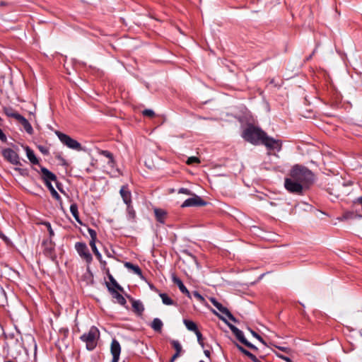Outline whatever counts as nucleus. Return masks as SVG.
I'll list each match as a JSON object with an SVG mask.
<instances>
[{"mask_svg": "<svg viewBox=\"0 0 362 362\" xmlns=\"http://www.w3.org/2000/svg\"><path fill=\"white\" fill-rule=\"evenodd\" d=\"M260 144L264 145L268 150L279 151L282 147V144L280 140L268 136L266 133Z\"/></svg>", "mask_w": 362, "mask_h": 362, "instance_id": "5", "label": "nucleus"}, {"mask_svg": "<svg viewBox=\"0 0 362 362\" xmlns=\"http://www.w3.org/2000/svg\"><path fill=\"white\" fill-rule=\"evenodd\" d=\"M229 327L230 329V330L232 331V332L235 335V337H237V339L241 342L243 343V344H245L246 346L250 348V349H255L256 350L257 349V347L255 346H254L252 344H251L250 342H249L245 337L244 334H243V332L240 330L238 328H237L236 327L233 326V325H229Z\"/></svg>", "mask_w": 362, "mask_h": 362, "instance_id": "9", "label": "nucleus"}, {"mask_svg": "<svg viewBox=\"0 0 362 362\" xmlns=\"http://www.w3.org/2000/svg\"><path fill=\"white\" fill-rule=\"evenodd\" d=\"M107 165L111 168V171L108 172L109 174H110L112 177L117 176V174H120L119 170L116 168V162L114 159V156H112L111 158H109Z\"/></svg>", "mask_w": 362, "mask_h": 362, "instance_id": "21", "label": "nucleus"}, {"mask_svg": "<svg viewBox=\"0 0 362 362\" xmlns=\"http://www.w3.org/2000/svg\"><path fill=\"white\" fill-rule=\"evenodd\" d=\"M44 250L43 252L44 254L49 258H50L52 260H55L56 255L54 253V247L53 243L51 241H45L43 243Z\"/></svg>", "mask_w": 362, "mask_h": 362, "instance_id": "13", "label": "nucleus"}, {"mask_svg": "<svg viewBox=\"0 0 362 362\" xmlns=\"http://www.w3.org/2000/svg\"><path fill=\"white\" fill-rule=\"evenodd\" d=\"M110 351L112 355V362H118L121 352V346L116 339L112 341Z\"/></svg>", "mask_w": 362, "mask_h": 362, "instance_id": "12", "label": "nucleus"}, {"mask_svg": "<svg viewBox=\"0 0 362 362\" xmlns=\"http://www.w3.org/2000/svg\"><path fill=\"white\" fill-rule=\"evenodd\" d=\"M75 249L77 251L79 256L86 260L88 264H90L93 257L91 254L89 252V250L86 243L81 242H77L75 244Z\"/></svg>", "mask_w": 362, "mask_h": 362, "instance_id": "6", "label": "nucleus"}, {"mask_svg": "<svg viewBox=\"0 0 362 362\" xmlns=\"http://www.w3.org/2000/svg\"><path fill=\"white\" fill-rule=\"evenodd\" d=\"M45 184L47 187V188L49 189V191L51 190V189H54V187L52 186L51 182H45Z\"/></svg>", "mask_w": 362, "mask_h": 362, "instance_id": "51", "label": "nucleus"}, {"mask_svg": "<svg viewBox=\"0 0 362 362\" xmlns=\"http://www.w3.org/2000/svg\"><path fill=\"white\" fill-rule=\"evenodd\" d=\"M132 307L139 313H141L144 310L142 303L139 301H134L132 303Z\"/></svg>", "mask_w": 362, "mask_h": 362, "instance_id": "31", "label": "nucleus"}, {"mask_svg": "<svg viewBox=\"0 0 362 362\" xmlns=\"http://www.w3.org/2000/svg\"><path fill=\"white\" fill-rule=\"evenodd\" d=\"M276 356H277L279 358H281L282 360H284V361H286V362H292L290 358H288V357H287V356H284V355H282V354H276Z\"/></svg>", "mask_w": 362, "mask_h": 362, "instance_id": "43", "label": "nucleus"}, {"mask_svg": "<svg viewBox=\"0 0 362 362\" xmlns=\"http://www.w3.org/2000/svg\"><path fill=\"white\" fill-rule=\"evenodd\" d=\"M277 348L284 351V352H286L287 354H289L291 352V349L288 348V347H284V346H277Z\"/></svg>", "mask_w": 362, "mask_h": 362, "instance_id": "46", "label": "nucleus"}, {"mask_svg": "<svg viewBox=\"0 0 362 362\" xmlns=\"http://www.w3.org/2000/svg\"><path fill=\"white\" fill-rule=\"evenodd\" d=\"M186 163L187 165H192L193 163H199L200 160L197 157L192 156V157L188 158Z\"/></svg>", "mask_w": 362, "mask_h": 362, "instance_id": "35", "label": "nucleus"}, {"mask_svg": "<svg viewBox=\"0 0 362 362\" xmlns=\"http://www.w3.org/2000/svg\"><path fill=\"white\" fill-rule=\"evenodd\" d=\"M18 121L21 124V125L23 127L25 132L29 134H32L33 133V129L30 124V122L22 115L18 118Z\"/></svg>", "mask_w": 362, "mask_h": 362, "instance_id": "19", "label": "nucleus"}, {"mask_svg": "<svg viewBox=\"0 0 362 362\" xmlns=\"http://www.w3.org/2000/svg\"><path fill=\"white\" fill-rule=\"evenodd\" d=\"M98 153L100 155H103L105 157L107 158L108 159L111 158L113 156L112 153H110V151H106V150H99Z\"/></svg>", "mask_w": 362, "mask_h": 362, "instance_id": "36", "label": "nucleus"}, {"mask_svg": "<svg viewBox=\"0 0 362 362\" xmlns=\"http://www.w3.org/2000/svg\"><path fill=\"white\" fill-rule=\"evenodd\" d=\"M154 214L157 221L160 223H164L167 217V212L162 209H154Z\"/></svg>", "mask_w": 362, "mask_h": 362, "instance_id": "18", "label": "nucleus"}, {"mask_svg": "<svg viewBox=\"0 0 362 362\" xmlns=\"http://www.w3.org/2000/svg\"><path fill=\"white\" fill-rule=\"evenodd\" d=\"M250 332H251V334L255 337H256L257 339H259L260 341H262V338L258 334H257L255 332L252 331V329H250Z\"/></svg>", "mask_w": 362, "mask_h": 362, "instance_id": "47", "label": "nucleus"}, {"mask_svg": "<svg viewBox=\"0 0 362 362\" xmlns=\"http://www.w3.org/2000/svg\"><path fill=\"white\" fill-rule=\"evenodd\" d=\"M235 345L238 349V350L243 354L245 349H244L242 346L239 345L237 343H235Z\"/></svg>", "mask_w": 362, "mask_h": 362, "instance_id": "50", "label": "nucleus"}, {"mask_svg": "<svg viewBox=\"0 0 362 362\" xmlns=\"http://www.w3.org/2000/svg\"><path fill=\"white\" fill-rule=\"evenodd\" d=\"M178 193L179 194H187V195H192V192L187 189V188H180L179 190H178Z\"/></svg>", "mask_w": 362, "mask_h": 362, "instance_id": "42", "label": "nucleus"}, {"mask_svg": "<svg viewBox=\"0 0 362 362\" xmlns=\"http://www.w3.org/2000/svg\"><path fill=\"white\" fill-rule=\"evenodd\" d=\"M56 135L57 136L59 141L68 148L77 151L83 150L81 144L76 140L70 137L69 135L59 131L56 132Z\"/></svg>", "mask_w": 362, "mask_h": 362, "instance_id": "4", "label": "nucleus"}, {"mask_svg": "<svg viewBox=\"0 0 362 362\" xmlns=\"http://www.w3.org/2000/svg\"><path fill=\"white\" fill-rule=\"evenodd\" d=\"M0 139L2 141H5L6 140V135L4 134V132H2V130L0 129Z\"/></svg>", "mask_w": 362, "mask_h": 362, "instance_id": "48", "label": "nucleus"}, {"mask_svg": "<svg viewBox=\"0 0 362 362\" xmlns=\"http://www.w3.org/2000/svg\"><path fill=\"white\" fill-rule=\"evenodd\" d=\"M331 191L329 192V194L331 195H334L335 198H339L341 196V191H340V185L339 184L335 187H332L329 189Z\"/></svg>", "mask_w": 362, "mask_h": 362, "instance_id": "30", "label": "nucleus"}, {"mask_svg": "<svg viewBox=\"0 0 362 362\" xmlns=\"http://www.w3.org/2000/svg\"><path fill=\"white\" fill-rule=\"evenodd\" d=\"M193 296L201 303H203L204 301V297L198 292V291H194Z\"/></svg>", "mask_w": 362, "mask_h": 362, "instance_id": "41", "label": "nucleus"}, {"mask_svg": "<svg viewBox=\"0 0 362 362\" xmlns=\"http://www.w3.org/2000/svg\"><path fill=\"white\" fill-rule=\"evenodd\" d=\"M119 194L122 197L124 202L127 205L132 204V194L127 186H122L119 190Z\"/></svg>", "mask_w": 362, "mask_h": 362, "instance_id": "16", "label": "nucleus"}, {"mask_svg": "<svg viewBox=\"0 0 362 362\" xmlns=\"http://www.w3.org/2000/svg\"><path fill=\"white\" fill-rule=\"evenodd\" d=\"M142 114H143V115L146 116V117H153L155 115L154 112L152 110H150V109L144 110L142 112Z\"/></svg>", "mask_w": 362, "mask_h": 362, "instance_id": "37", "label": "nucleus"}, {"mask_svg": "<svg viewBox=\"0 0 362 362\" xmlns=\"http://www.w3.org/2000/svg\"><path fill=\"white\" fill-rule=\"evenodd\" d=\"M199 344L204 347L203 337L202 333L198 330L195 332Z\"/></svg>", "mask_w": 362, "mask_h": 362, "instance_id": "38", "label": "nucleus"}, {"mask_svg": "<svg viewBox=\"0 0 362 362\" xmlns=\"http://www.w3.org/2000/svg\"><path fill=\"white\" fill-rule=\"evenodd\" d=\"M3 112L8 117L15 118L16 120H18V118L21 116V115L18 113L15 110H13L11 107H4Z\"/></svg>", "mask_w": 362, "mask_h": 362, "instance_id": "20", "label": "nucleus"}, {"mask_svg": "<svg viewBox=\"0 0 362 362\" xmlns=\"http://www.w3.org/2000/svg\"><path fill=\"white\" fill-rule=\"evenodd\" d=\"M206 202L200 197L192 194V197L186 199L181 205L182 208L189 206H205Z\"/></svg>", "mask_w": 362, "mask_h": 362, "instance_id": "10", "label": "nucleus"}, {"mask_svg": "<svg viewBox=\"0 0 362 362\" xmlns=\"http://www.w3.org/2000/svg\"><path fill=\"white\" fill-rule=\"evenodd\" d=\"M124 267L128 269L132 270L134 274L141 276L142 272L139 266L133 264L131 262H127L124 263Z\"/></svg>", "mask_w": 362, "mask_h": 362, "instance_id": "23", "label": "nucleus"}, {"mask_svg": "<svg viewBox=\"0 0 362 362\" xmlns=\"http://www.w3.org/2000/svg\"><path fill=\"white\" fill-rule=\"evenodd\" d=\"M88 232L90 236V240L89 243H95L97 240V233L95 230L89 228L88 229Z\"/></svg>", "mask_w": 362, "mask_h": 362, "instance_id": "33", "label": "nucleus"}, {"mask_svg": "<svg viewBox=\"0 0 362 362\" xmlns=\"http://www.w3.org/2000/svg\"><path fill=\"white\" fill-rule=\"evenodd\" d=\"M173 281L175 284H176L179 289L180 290V291L187 295V297H189V298H191V295H190V293L189 291L187 290V288L185 287V286L184 285V284L182 283V281H181L180 279H179L178 277H177L176 276H173Z\"/></svg>", "mask_w": 362, "mask_h": 362, "instance_id": "17", "label": "nucleus"}, {"mask_svg": "<svg viewBox=\"0 0 362 362\" xmlns=\"http://www.w3.org/2000/svg\"><path fill=\"white\" fill-rule=\"evenodd\" d=\"M284 187L289 192L298 194H302L304 188L302 184L292 180L291 177L285 179Z\"/></svg>", "mask_w": 362, "mask_h": 362, "instance_id": "7", "label": "nucleus"}, {"mask_svg": "<svg viewBox=\"0 0 362 362\" xmlns=\"http://www.w3.org/2000/svg\"><path fill=\"white\" fill-rule=\"evenodd\" d=\"M127 216L129 220L134 221L136 217V213L135 211L133 209V206L132 204H127Z\"/></svg>", "mask_w": 362, "mask_h": 362, "instance_id": "29", "label": "nucleus"}, {"mask_svg": "<svg viewBox=\"0 0 362 362\" xmlns=\"http://www.w3.org/2000/svg\"><path fill=\"white\" fill-rule=\"evenodd\" d=\"M180 353L176 352L172 357L171 362H173L176 358H177L180 356Z\"/></svg>", "mask_w": 362, "mask_h": 362, "instance_id": "53", "label": "nucleus"}, {"mask_svg": "<svg viewBox=\"0 0 362 362\" xmlns=\"http://www.w3.org/2000/svg\"><path fill=\"white\" fill-rule=\"evenodd\" d=\"M25 150L26 152L27 157L30 161V163H32L33 164H37L38 160L36 158L34 151L32 149H30L28 146H26L25 148Z\"/></svg>", "mask_w": 362, "mask_h": 362, "instance_id": "22", "label": "nucleus"}, {"mask_svg": "<svg viewBox=\"0 0 362 362\" xmlns=\"http://www.w3.org/2000/svg\"><path fill=\"white\" fill-rule=\"evenodd\" d=\"M1 120V118L0 117V121Z\"/></svg>", "mask_w": 362, "mask_h": 362, "instance_id": "58", "label": "nucleus"}, {"mask_svg": "<svg viewBox=\"0 0 362 362\" xmlns=\"http://www.w3.org/2000/svg\"><path fill=\"white\" fill-rule=\"evenodd\" d=\"M107 286L108 288L109 291L112 294V298L116 299L117 302L119 304L124 305L127 301L125 298L123 297V296L118 292V289L112 288V286H110L108 283H107Z\"/></svg>", "mask_w": 362, "mask_h": 362, "instance_id": "14", "label": "nucleus"}, {"mask_svg": "<svg viewBox=\"0 0 362 362\" xmlns=\"http://www.w3.org/2000/svg\"><path fill=\"white\" fill-rule=\"evenodd\" d=\"M292 180H295L305 187L313 181V174L308 168L299 165L294 166L290 173Z\"/></svg>", "mask_w": 362, "mask_h": 362, "instance_id": "1", "label": "nucleus"}, {"mask_svg": "<svg viewBox=\"0 0 362 362\" xmlns=\"http://www.w3.org/2000/svg\"><path fill=\"white\" fill-rule=\"evenodd\" d=\"M210 302L215 306L222 314L225 315L229 320L231 321L236 322L237 320L235 317L230 313V312L225 307L222 305L221 303L218 302V300L214 298H210Z\"/></svg>", "mask_w": 362, "mask_h": 362, "instance_id": "11", "label": "nucleus"}, {"mask_svg": "<svg viewBox=\"0 0 362 362\" xmlns=\"http://www.w3.org/2000/svg\"><path fill=\"white\" fill-rule=\"evenodd\" d=\"M101 264V267L103 268V270L105 271V272L107 273V267H106V262L105 260L103 259V258L101 257L100 260H98Z\"/></svg>", "mask_w": 362, "mask_h": 362, "instance_id": "44", "label": "nucleus"}, {"mask_svg": "<svg viewBox=\"0 0 362 362\" xmlns=\"http://www.w3.org/2000/svg\"><path fill=\"white\" fill-rule=\"evenodd\" d=\"M105 253L108 257H113L112 253H114V251L112 250V252H110L107 249L105 250Z\"/></svg>", "mask_w": 362, "mask_h": 362, "instance_id": "49", "label": "nucleus"}, {"mask_svg": "<svg viewBox=\"0 0 362 362\" xmlns=\"http://www.w3.org/2000/svg\"><path fill=\"white\" fill-rule=\"evenodd\" d=\"M2 155L7 161L10 162L13 165H21L19 156L13 149L9 148L4 149L2 151Z\"/></svg>", "mask_w": 362, "mask_h": 362, "instance_id": "8", "label": "nucleus"}, {"mask_svg": "<svg viewBox=\"0 0 362 362\" xmlns=\"http://www.w3.org/2000/svg\"><path fill=\"white\" fill-rule=\"evenodd\" d=\"M52 197L57 199V201H61V197L58 194V192L55 190V189H51L49 191Z\"/></svg>", "mask_w": 362, "mask_h": 362, "instance_id": "39", "label": "nucleus"}, {"mask_svg": "<svg viewBox=\"0 0 362 362\" xmlns=\"http://www.w3.org/2000/svg\"><path fill=\"white\" fill-rule=\"evenodd\" d=\"M172 345L174 347V349H175L176 352L181 353L182 346L178 341L173 340L172 341Z\"/></svg>", "mask_w": 362, "mask_h": 362, "instance_id": "34", "label": "nucleus"}, {"mask_svg": "<svg viewBox=\"0 0 362 362\" xmlns=\"http://www.w3.org/2000/svg\"><path fill=\"white\" fill-rule=\"evenodd\" d=\"M265 133L266 132L257 127L249 125L243 132L242 136L245 141L252 144L257 145L260 144Z\"/></svg>", "mask_w": 362, "mask_h": 362, "instance_id": "2", "label": "nucleus"}, {"mask_svg": "<svg viewBox=\"0 0 362 362\" xmlns=\"http://www.w3.org/2000/svg\"><path fill=\"white\" fill-rule=\"evenodd\" d=\"M159 296L161 298L163 304L167 305L174 304V301L166 293H160Z\"/></svg>", "mask_w": 362, "mask_h": 362, "instance_id": "28", "label": "nucleus"}, {"mask_svg": "<svg viewBox=\"0 0 362 362\" xmlns=\"http://www.w3.org/2000/svg\"><path fill=\"white\" fill-rule=\"evenodd\" d=\"M250 354V352L249 351L245 349L243 354H245V356H247Z\"/></svg>", "mask_w": 362, "mask_h": 362, "instance_id": "56", "label": "nucleus"}, {"mask_svg": "<svg viewBox=\"0 0 362 362\" xmlns=\"http://www.w3.org/2000/svg\"><path fill=\"white\" fill-rule=\"evenodd\" d=\"M253 362H260V361L253 354L250 352V354L247 356Z\"/></svg>", "mask_w": 362, "mask_h": 362, "instance_id": "45", "label": "nucleus"}, {"mask_svg": "<svg viewBox=\"0 0 362 362\" xmlns=\"http://www.w3.org/2000/svg\"><path fill=\"white\" fill-rule=\"evenodd\" d=\"M180 353L176 352L172 357L171 362H173L176 358H177L180 356Z\"/></svg>", "mask_w": 362, "mask_h": 362, "instance_id": "54", "label": "nucleus"}, {"mask_svg": "<svg viewBox=\"0 0 362 362\" xmlns=\"http://www.w3.org/2000/svg\"><path fill=\"white\" fill-rule=\"evenodd\" d=\"M40 170L42 173V179L43 180L44 182L57 181L56 175L46 168L42 167Z\"/></svg>", "mask_w": 362, "mask_h": 362, "instance_id": "15", "label": "nucleus"}, {"mask_svg": "<svg viewBox=\"0 0 362 362\" xmlns=\"http://www.w3.org/2000/svg\"><path fill=\"white\" fill-rule=\"evenodd\" d=\"M183 322L188 330L192 331L194 333L198 331L197 326L193 321L184 320Z\"/></svg>", "mask_w": 362, "mask_h": 362, "instance_id": "26", "label": "nucleus"}, {"mask_svg": "<svg viewBox=\"0 0 362 362\" xmlns=\"http://www.w3.org/2000/svg\"><path fill=\"white\" fill-rule=\"evenodd\" d=\"M204 353L206 356L209 357L210 351L209 350H204Z\"/></svg>", "mask_w": 362, "mask_h": 362, "instance_id": "55", "label": "nucleus"}, {"mask_svg": "<svg viewBox=\"0 0 362 362\" xmlns=\"http://www.w3.org/2000/svg\"><path fill=\"white\" fill-rule=\"evenodd\" d=\"M70 211L71 213V214L73 215V216L74 217L75 220L79 223L80 224H81V221L79 218V214H78V206L75 203H73L71 204L70 206Z\"/></svg>", "mask_w": 362, "mask_h": 362, "instance_id": "25", "label": "nucleus"}, {"mask_svg": "<svg viewBox=\"0 0 362 362\" xmlns=\"http://www.w3.org/2000/svg\"><path fill=\"white\" fill-rule=\"evenodd\" d=\"M92 250H93V252L94 253V255H95V257H97V259L98 260H100L101 257H102V255L100 253V252L98 251L96 245H95V243H89Z\"/></svg>", "mask_w": 362, "mask_h": 362, "instance_id": "32", "label": "nucleus"}, {"mask_svg": "<svg viewBox=\"0 0 362 362\" xmlns=\"http://www.w3.org/2000/svg\"><path fill=\"white\" fill-rule=\"evenodd\" d=\"M99 337L100 332L98 329L93 326L88 332L82 334L80 339L82 341L86 343L87 349L91 351L96 347Z\"/></svg>", "mask_w": 362, "mask_h": 362, "instance_id": "3", "label": "nucleus"}, {"mask_svg": "<svg viewBox=\"0 0 362 362\" xmlns=\"http://www.w3.org/2000/svg\"><path fill=\"white\" fill-rule=\"evenodd\" d=\"M163 325V322L159 318H154L151 322V327L154 331L160 332Z\"/></svg>", "mask_w": 362, "mask_h": 362, "instance_id": "24", "label": "nucleus"}, {"mask_svg": "<svg viewBox=\"0 0 362 362\" xmlns=\"http://www.w3.org/2000/svg\"><path fill=\"white\" fill-rule=\"evenodd\" d=\"M45 226L47 227V230L49 232V236L52 238V236H54V233L52 228V226H51V224L49 223V222H45Z\"/></svg>", "mask_w": 362, "mask_h": 362, "instance_id": "40", "label": "nucleus"}, {"mask_svg": "<svg viewBox=\"0 0 362 362\" xmlns=\"http://www.w3.org/2000/svg\"><path fill=\"white\" fill-rule=\"evenodd\" d=\"M107 275L108 276L109 280L111 282L112 285L114 286V288H117L119 291H123V288L121 286L118 284L116 280L113 278V276L110 274L109 269H107Z\"/></svg>", "mask_w": 362, "mask_h": 362, "instance_id": "27", "label": "nucleus"}, {"mask_svg": "<svg viewBox=\"0 0 362 362\" xmlns=\"http://www.w3.org/2000/svg\"><path fill=\"white\" fill-rule=\"evenodd\" d=\"M355 203L362 205V197H358L355 201Z\"/></svg>", "mask_w": 362, "mask_h": 362, "instance_id": "52", "label": "nucleus"}, {"mask_svg": "<svg viewBox=\"0 0 362 362\" xmlns=\"http://www.w3.org/2000/svg\"><path fill=\"white\" fill-rule=\"evenodd\" d=\"M221 319H222V320H225L224 318L221 317H219Z\"/></svg>", "mask_w": 362, "mask_h": 362, "instance_id": "57", "label": "nucleus"}]
</instances>
